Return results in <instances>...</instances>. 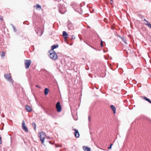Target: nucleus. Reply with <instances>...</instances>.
I'll use <instances>...</instances> for the list:
<instances>
[{"label": "nucleus", "mask_w": 151, "mask_h": 151, "mask_svg": "<svg viewBox=\"0 0 151 151\" xmlns=\"http://www.w3.org/2000/svg\"><path fill=\"white\" fill-rule=\"evenodd\" d=\"M88 120H89V121L90 122L91 120V118H90V117L89 116L88 117Z\"/></svg>", "instance_id": "obj_29"}, {"label": "nucleus", "mask_w": 151, "mask_h": 151, "mask_svg": "<svg viewBox=\"0 0 151 151\" xmlns=\"http://www.w3.org/2000/svg\"><path fill=\"white\" fill-rule=\"evenodd\" d=\"M45 136L46 134L44 132H42L40 133V136L39 137L40 140L42 144L43 145H44V142Z\"/></svg>", "instance_id": "obj_2"}, {"label": "nucleus", "mask_w": 151, "mask_h": 151, "mask_svg": "<svg viewBox=\"0 0 151 151\" xmlns=\"http://www.w3.org/2000/svg\"><path fill=\"white\" fill-rule=\"evenodd\" d=\"M38 88H40V87H39V86H38Z\"/></svg>", "instance_id": "obj_38"}, {"label": "nucleus", "mask_w": 151, "mask_h": 151, "mask_svg": "<svg viewBox=\"0 0 151 151\" xmlns=\"http://www.w3.org/2000/svg\"><path fill=\"white\" fill-rule=\"evenodd\" d=\"M32 126L34 127V130H35L36 129V125L35 123H33L32 124Z\"/></svg>", "instance_id": "obj_20"}, {"label": "nucleus", "mask_w": 151, "mask_h": 151, "mask_svg": "<svg viewBox=\"0 0 151 151\" xmlns=\"http://www.w3.org/2000/svg\"><path fill=\"white\" fill-rule=\"evenodd\" d=\"M36 7L37 8V7H38V4H37L36 6Z\"/></svg>", "instance_id": "obj_34"}, {"label": "nucleus", "mask_w": 151, "mask_h": 151, "mask_svg": "<svg viewBox=\"0 0 151 151\" xmlns=\"http://www.w3.org/2000/svg\"><path fill=\"white\" fill-rule=\"evenodd\" d=\"M5 55V53L3 51L2 52L1 54V57L4 58V57Z\"/></svg>", "instance_id": "obj_18"}, {"label": "nucleus", "mask_w": 151, "mask_h": 151, "mask_svg": "<svg viewBox=\"0 0 151 151\" xmlns=\"http://www.w3.org/2000/svg\"><path fill=\"white\" fill-rule=\"evenodd\" d=\"M83 149L85 151H91L90 148L88 147L84 146Z\"/></svg>", "instance_id": "obj_9"}, {"label": "nucleus", "mask_w": 151, "mask_h": 151, "mask_svg": "<svg viewBox=\"0 0 151 151\" xmlns=\"http://www.w3.org/2000/svg\"><path fill=\"white\" fill-rule=\"evenodd\" d=\"M31 63V61L30 60H26L24 61V64L25 68L26 69H28Z\"/></svg>", "instance_id": "obj_4"}, {"label": "nucleus", "mask_w": 151, "mask_h": 151, "mask_svg": "<svg viewBox=\"0 0 151 151\" xmlns=\"http://www.w3.org/2000/svg\"><path fill=\"white\" fill-rule=\"evenodd\" d=\"M55 147H61V145H57V144H56L55 145Z\"/></svg>", "instance_id": "obj_24"}, {"label": "nucleus", "mask_w": 151, "mask_h": 151, "mask_svg": "<svg viewBox=\"0 0 151 151\" xmlns=\"http://www.w3.org/2000/svg\"><path fill=\"white\" fill-rule=\"evenodd\" d=\"M22 128L23 130L26 132H28V129L26 126L25 125V123L24 121H23L22 124Z\"/></svg>", "instance_id": "obj_7"}, {"label": "nucleus", "mask_w": 151, "mask_h": 151, "mask_svg": "<svg viewBox=\"0 0 151 151\" xmlns=\"http://www.w3.org/2000/svg\"><path fill=\"white\" fill-rule=\"evenodd\" d=\"M2 143V138L1 136L0 135V144H1Z\"/></svg>", "instance_id": "obj_22"}, {"label": "nucleus", "mask_w": 151, "mask_h": 151, "mask_svg": "<svg viewBox=\"0 0 151 151\" xmlns=\"http://www.w3.org/2000/svg\"><path fill=\"white\" fill-rule=\"evenodd\" d=\"M68 28L69 30H72L73 29V27L71 24H68Z\"/></svg>", "instance_id": "obj_12"}, {"label": "nucleus", "mask_w": 151, "mask_h": 151, "mask_svg": "<svg viewBox=\"0 0 151 151\" xmlns=\"http://www.w3.org/2000/svg\"><path fill=\"white\" fill-rule=\"evenodd\" d=\"M142 98L143 99H145V100L149 102L150 103H151V101L149 99L147 98L145 96H143L142 97Z\"/></svg>", "instance_id": "obj_17"}, {"label": "nucleus", "mask_w": 151, "mask_h": 151, "mask_svg": "<svg viewBox=\"0 0 151 151\" xmlns=\"http://www.w3.org/2000/svg\"><path fill=\"white\" fill-rule=\"evenodd\" d=\"M112 145H113V144H111L110 145V146H111V147H112Z\"/></svg>", "instance_id": "obj_33"}, {"label": "nucleus", "mask_w": 151, "mask_h": 151, "mask_svg": "<svg viewBox=\"0 0 151 151\" xmlns=\"http://www.w3.org/2000/svg\"><path fill=\"white\" fill-rule=\"evenodd\" d=\"M147 25L149 27H150L151 28V24H150V23H149L148 24V25Z\"/></svg>", "instance_id": "obj_26"}, {"label": "nucleus", "mask_w": 151, "mask_h": 151, "mask_svg": "<svg viewBox=\"0 0 151 151\" xmlns=\"http://www.w3.org/2000/svg\"><path fill=\"white\" fill-rule=\"evenodd\" d=\"M50 142V144H52L51 143V142Z\"/></svg>", "instance_id": "obj_37"}, {"label": "nucleus", "mask_w": 151, "mask_h": 151, "mask_svg": "<svg viewBox=\"0 0 151 151\" xmlns=\"http://www.w3.org/2000/svg\"><path fill=\"white\" fill-rule=\"evenodd\" d=\"M58 47V45H52L51 47V49L52 50H53V49Z\"/></svg>", "instance_id": "obj_16"}, {"label": "nucleus", "mask_w": 151, "mask_h": 151, "mask_svg": "<svg viewBox=\"0 0 151 151\" xmlns=\"http://www.w3.org/2000/svg\"><path fill=\"white\" fill-rule=\"evenodd\" d=\"M113 4V1H111V2H110V4Z\"/></svg>", "instance_id": "obj_31"}, {"label": "nucleus", "mask_w": 151, "mask_h": 151, "mask_svg": "<svg viewBox=\"0 0 151 151\" xmlns=\"http://www.w3.org/2000/svg\"><path fill=\"white\" fill-rule=\"evenodd\" d=\"M56 108L58 112H60L61 111V107L59 102H58L56 104Z\"/></svg>", "instance_id": "obj_6"}, {"label": "nucleus", "mask_w": 151, "mask_h": 151, "mask_svg": "<svg viewBox=\"0 0 151 151\" xmlns=\"http://www.w3.org/2000/svg\"><path fill=\"white\" fill-rule=\"evenodd\" d=\"M72 38L73 39H75V38H76V37L75 36H74V35H72Z\"/></svg>", "instance_id": "obj_27"}, {"label": "nucleus", "mask_w": 151, "mask_h": 151, "mask_svg": "<svg viewBox=\"0 0 151 151\" xmlns=\"http://www.w3.org/2000/svg\"><path fill=\"white\" fill-rule=\"evenodd\" d=\"M4 77L8 81L12 82V79L10 76V74H4Z\"/></svg>", "instance_id": "obj_5"}, {"label": "nucleus", "mask_w": 151, "mask_h": 151, "mask_svg": "<svg viewBox=\"0 0 151 151\" xmlns=\"http://www.w3.org/2000/svg\"><path fill=\"white\" fill-rule=\"evenodd\" d=\"M110 107L111 108V109L113 110L114 114H115L116 112V108L115 107V106L113 105H111L110 106Z\"/></svg>", "instance_id": "obj_13"}, {"label": "nucleus", "mask_w": 151, "mask_h": 151, "mask_svg": "<svg viewBox=\"0 0 151 151\" xmlns=\"http://www.w3.org/2000/svg\"><path fill=\"white\" fill-rule=\"evenodd\" d=\"M47 139H48L50 138V137H47Z\"/></svg>", "instance_id": "obj_32"}, {"label": "nucleus", "mask_w": 151, "mask_h": 151, "mask_svg": "<svg viewBox=\"0 0 151 151\" xmlns=\"http://www.w3.org/2000/svg\"><path fill=\"white\" fill-rule=\"evenodd\" d=\"M50 57L51 59L54 60H56L58 58L57 55L54 50H52L50 52Z\"/></svg>", "instance_id": "obj_1"}, {"label": "nucleus", "mask_w": 151, "mask_h": 151, "mask_svg": "<svg viewBox=\"0 0 151 151\" xmlns=\"http://www.w3.org/2000/svg\"><path fill=\"white\" fill-rule=\"evenodd\" d=\"M73 130L75 131L74 134L75 136L77 138L79 137L80 136V134L78 132V131L75 129H74Z\"/></svg>", "instance_id": "obj_8"}, {"label": "nucleus", "mask_w": 151, "mask_h": 151, "mask_svg": "<svg viewBox=\"0 0 151 151\" xmlns=\"http://www.w3.org/2000/svg\"><path fill=\"white\" fill-rule=\"evenodd\" d=\"M101 47H103V41L102 40H101Z\"/></svg>", "instance_id": "obj_25"}, {"label": "nucleus", "mask_w": 151, "mask_h": 151, "mask_svg": "<svg viewBox=\"0 0 151 151\" xmlns=\"http://www.w3.org/2000/svg\"><path fill=\"white\" fill-rule=\"evenodd\" d=\"M36 87H38V85H36Z\"/></svg>", "instance_id": "obj_35"}, {"label": "nucleus", "mask_w": 151, "mask_h": 151, "mask_svg": "<svg viewBox=\"0 0 151 151\" xmlns=\"http://www.w3.org/2000/svg\"><path fill=\"white\" fill-rule=\"evenodd\" d=\"M49 90L48 88H46L45 89V91H44V94L45 95H47L48 93Z\"/></svg>", "instance_id": "obj_14"}, {"label": "nucleus", "mask_w": 151, "mask_h": 151, "mask_svg": "<svg viewBox=\"0 0 151 151\" xmlns=\"http://www.w3.org/2000/svg\"><path fill=\"white\" fill-rule=\"evenodd\" d=\"M144 21L145 22L144 23L146 25H147L148 24L150 23V22L146 20L145 19H144Z\"/></svg>", "instance_id": "obj_21"}, {"label": "nucleus", "mask_w": 151, "mask_h": 151, "mask_svg": "<svg viewBox=\"0 0 151 151\" xmlns=\"http://www.w3.org/2000/svg\"><path fill=\"white\" fill-rule=\"evenodd\" d=\"M63 36L65 37V38H67V36H68V34L65 31L63 32Z\"/></svg>", "instance_id": "obj_15"}, {"label": "nucleus", "mask_w": 151, "mask_h": 151, "mask_svg": "<svg viewBox=\"0 0 151 151\" xmlns=\"http://www.w3.org/2000/svg\"><path fill=\"white\" fill-rule=\"evenodd\" d=\"M66 11V9L65 6L63 5H60L59 6V12L62 14H64Z\"/></svg>", "instance_id": "obj_3"}, {"label": "nucleus", "mask_w": 151, "mask_h": 151, "mask_svg": "<svg viewBox=\"0 0 151 151\" xmlns=\"http://www.w3.org/2000/svg\"><path fill=\"white\" fill-rule=\"evenodd\" d=\"M111 146H110L109 147H108V149H111Z\"/></svg>", "instance_id": "obj_30"}, {"label": "nucleus", "mask_w": 151, "mask_h": 151, "mask_svg": "<svg viewBox=\"0 0 151 151\" xmlns=\"http://www.w3.org/2000/svg\"><path fill=\"white\" fill-rule=\"evenodd\" d=\"M110 1H113V0H110Z\"/></svg>", "instance_id": "obj_36"}, {"label": "nucleus", "mask_w": 151, "mask_h": 151, "mask_svg": "<svg viewBox=\"0 0 151 151\" xmlns=\"http://www.w3.org/2000/svg\"><path fill=\"white\" fill-rule=\"evenodd\" d=\"M38 8H39L40 9H41V6L39 5H38Z\"/></svg>", "instance_id": "obj_28"}, {"label": "nucleus", "mask_w": 151, "mask_h": 151, "mask_svg": "<svg viewBox=\"0 0 151 151\" xmlns=\"http://www.w3.org/2000/svg\"><path fill=\"white\" fill-rule=\"evenodd\" d=\"M26 108L27 111H31L32 110L31 108L28 105L26 106Z\"/></svg>", "instance_id": "obj_10"}, {"label": "nucleus", "mask_w": 151, "mask_h": 151, "mask_svg": "<svg viewBox=\"0 0 151 151\" xmlns=\"http://www.w3.org/2000/svg\"><path fill=\"white\" fill-rule=\"evenodd\" d=\"M121 39H122V40L124 42V43L126 44H127V43L126 42V39L124 37H122Z\"/></svg>", "instance_id": "obj_19"}, {"label": "nucleus", "mask_w": 151, "mask_h": 151, "mask_svg": "<svg viewBox=\"0 0 151 151\" xmlns=\"http://www.w3.org/2000/svg\"><path fill=\"white\" fill-rule=\"evenodd\" d=\"M39 31H40V36H41L43 34V32L44 31V28L43 27H42V28H40L39 29Z\"/></svg>", "instance_id": "obj_11"}, {"label": "nucleus", "mask_w": 151, "mask_h": 151, "mask_svg": "<svg viewBox=\"0 0 151 151\" xmlns=\"http://www.w3.org/2000/svg\"><path fill=\"white\" fill-rule=\"evenodd\" d=\"M13 28L14 32H16L17 31V29L14 26H13Z\"/></svg>", "instance_id": "obj_23"}]
</instances>
